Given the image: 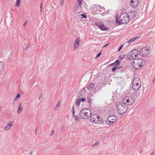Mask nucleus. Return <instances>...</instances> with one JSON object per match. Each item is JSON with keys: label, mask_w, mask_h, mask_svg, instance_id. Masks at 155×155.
Returning <instances> with one entry per match:
<instances>
[{"label": "nucleus", "mask_w": 155, "mask_h": 155, "mask_svg": "<svg viewBox=\"0 0 155 155\" xmlns=\"http://www.w3.org/2000/svg\"><path fill=\"white\" fill-rule=\"evenodd\" d=\"M145 62V61L142 58H136L133 60L131 64L134 68L138 70L141 68V67L144 64Z\"/></svg>", "instance_id": "nucleus-3"}, {"label": "nucleus", "mask_w": 155, "mask_h": 155, "mask_svg": "<svg viewBox=\"0 0 155 155\" xmlns=\"http://www.w3.org/2000/svg\"><path fill=\"white\" fill-rule=\"evenodd\" d=\"M137 13L136 12H131L130 14V16L131 18L134 19L136 17V14Z\"/></svg>", "instance_id": "nucleus-16"}, {"label": "nucleus", "mask_w": 155, "mask_h": 155, "mask_svg": "<svg viewBox=\"0 0 155 155\" xmlns=\"http://www.w3.org/2000/svg\"><path fill=\"white\" fill-rule=\"evenodd\" d=\"M81 99H80L79 98L77 99V100L75 102V104L77 106H78L79 105L80 103L81 102Z\"/></svg>", "instance_id": "nucleus-24"}, {"label": "nucleus", "mask_w": 155, "mask_h": 155, "mask_svg": "<svg viewBox=\"0 0 155 155\" xmlns=\"http://www.w3.org/2000/svg\"><path fill=\"white\" fill-rule=\"evenodd\" d=\"M114 63V66H115L116 67H117L119 64L120 61L119 60H117Z\"/></svg>", "instance_id": "nucleus-23"}, {"label": "nucleus", "mask_w": 155, "mask_h": 155, "mask_svg": "<svg viewBox=\"0 0 155 155\" xmlns=\"http://www.w3.org/2000/svg\"><path fill=\"white\" fill-rule=\"evenodd\" d=\"M42 3H41V5H40V9H41L40 11H41V12H42Z\"/></svg>", "instance_id": "nucleus-41"}, {"label": "nucleus", "mask_w": 155, "mask_h": 155, "mask_svg": "<svg viewBox=\"0 0 155 155\" xmlns=\"http://www.w3.org/2000/svg\"><path fill=\"white\" fill-rule=\"evenodd\" d=\"M54 132V130H53L51 131L50 133V135L51 136H52Z\"/></svg>", "instance_id": "nucleus-36"}, {"label": "nucleus", "mask_w": 155, "mask_h": 155, "mask_svg": "<svg viewBox=\"0 0 155 155\" xmlns=\"http://www.w3.org/2000/svg\"><path fill=\"white\" fill-rule=\"evenodd\" d=\"M129 19V16L126 13H124L120 15L119 18L117 17H116V23L118 24V25H120L122 24L127 23Z\"/></svg>", "instance_id": "nucleus-1"}, {"label": "nucleus", "mask_w": 155, "mask_h": 155, "mask_svg": "<svg viewBox=\"0 0 155 155\" xmlns=\"http://www.w3.org/2000/svg\"><path fill=\"white\" fill-rule=\"evenodd\" d=\"M117 67L118 68V69H119V68H122V67L120 66V67Z\"/></svg>", "instance_id": "nucleus-52"}, {"label": "nucleus", "mask_w": 155, "mask_h": 155, "mask_svg": "<svg viewBox=\"0 0 155 155\" xmlns=\"http://www.w3.org/2000/svg\"><path fill=\"white\" fill-rule=\"evenodd\" d=\"M91 111L88 108L83 109L80 114V117L82 119H86L91 116Z\"/></svg>", "instance_id": "nucleus-4"}, {"label": "nucleus", "mask_w": 155, "mask_h": 155, "mask_svg": "<svg viewBox=\"0 0 155 155\" xmlns=\"http://www.w3.org/2000/svg\"><path fill=\"white\" fill-rule=\"evenodd\" d=\"M80 99L81 100V101L83 102H84L86 100V99L85 98H82Z\"/></svg>", "instance_id": "nucleus-39"}, {"label": "nucleus", "mask_w": 155, "mask_h": 155, "mask_svg": "<svg viewBox=\"0 0 155 155\" xmlns=\"http://www.w3.org/2000/svg\"><path fill=\"white\" fill-rule=\"evenodd\" d=\"M3 66H4V65L3 64H1V67H3Z\"/></svg>", "instance_id": "nucleus-54"}, {"label": "nucleus", "mask_w": 155, "mask_h": 155, "mask_svg": "<svg viewBox=\"0 0 155 155\" xmlns=\"http://www.w3.org/2000/svg\"><path fill=\"white\" fill-rule=\"evenodd\" d=\"M81 15L82 16V18H86V16L85 14H81Z\"/></svg>", "instance_id": "nucleus-37"}, {"label": "nucleus", "mask_w": 155, "mask_h": 155, "mask_svg": "<svg viewBox=\"0 0 155 155\" xmlns=\"http://www.w3.org/2000/svg\"><path fill=\"white\" fill-rule=\"evenodd\" d=\"M82 94H81V93H80L79 95L78 96L79 97H80V96L81 97L82 96Z\"/></svg>", "instance_id": "nucleus-47"}, {"label": "nucleus", "mask_w": 155, "mask_h": 155, "mask_svg": "<svg viewBox=\"0 0 155 155\" xmlns=\"http://www.w3.org/2000/svg\"><path fill=\"white\" fill-rule=\"evenodd\" d=\"M27 23V21H25V22L24 23L23 25V26H25L26 25V24Z\"/></svg>", "instance_id": "nucleus-43"}, {"label": "nucleus", "mask_w": 155, "mask_h": 155, "mask_svg": "<svg viewBox=\"0 0 155 155\" xmlns=\"http://www.w3.org/2000/svg\"><path fill=\"white\" fill-rule=\"evenodd\" d=\"M155 81V78L153 79V82Z\"/></svg>", "instance_id": "nucleus-51"}, {"label": "nucleus", "mask_w": 155, "mask_h": 155, "mask_svg": "<svg viewBox=\"0 0 155 155\" xmlns=\"http://www.w3.org/2000/svg\"><path fill=\"white\" fill-rule=\"evenodd\" d=\"M140 94V91L139 90H135L134 91L133 93V95L134 97H138Z\"/></svg>", "instance_id": "nucleus-17"}, {"label": "nucleus", "mask_w": 155, "mask_h": 155, "mask_svg": "<svg viewBox=\"0 0 155 155\" xmlns=\"http://www.w3.org/2000/svg\"><path fill=\"white\" fill-rule=\"evenodd\" d=\"M90 120L94 123L101 124L104 123L102 117L99 116L97 114H94L91 116Z\"/></svg>", "instance_id": "nucleus-5"}, {"label": "nucleus", "mask_w": 155, "mask_h": 155, "mask_svg": "<svg viewBox=\"0 0 155 155\" xmlns=\"http://www.w3.org/2000/svg\"><path fill=\"white\" fill-rule=\"evenodd\" d=\"M94 84L91 83L89 84L87 87L88 90L91 91L93 90V88H94Z\"/></svg>", "instance_id": "nucleus-15"}, {"label": "nucleus", "mask_w": 155, "mask_h": 155, "mask_svg": "<svg viewBox=\"0 0 155 155\" xmlns=\"http://www.w3.org/2000/svg\"><path fill=\"white\" fill-rule=\"evenodd\" d=\"M91 99H88L87 101L88 102H90L91 101Z\"/></svg>", "instance_id": "nucleus-50"}, {"label": "nucleus", "mask_w": 155, "mask_h": 155, "mask_svg": "<svg viewBox=\"0 0 155 155\" xmlns=\"http://www.w3.org/2000/svg\"><path fill=\"white\" fill-rule=\"evenodd\" d=\"M109 44H107L106 45H105L104 46V47H106L107 46L109 45Z\"/></svg>", "instance_id": "nucleus-48"}, {"label": "nucleus", "mask_w": 155, "mask_h": 155, "mask_svg": "<svg viewBox=\"0 0 155 155\" xmlns=\"http://www.w3.org/2000/svg\"><path fill=\"white\" fill-rule=\"evenodd\" d=\"M141 82L140 80L138 78H134L132 83V88L134 90H137L141 87Z\"/></svg>", "instance_id": "nucleus-6"}, {"label": "nucleus", "mask_w": 155, "mask_h": 155, "mask_svg": "<svg viewBox=\"0 0 155 155\" xmlns=\"http://www.w3.org/2000/svg\"><path fill=\"white\" fill-rule=\"evenodd\" d=\"M101 52H100L99 53H98L97 55L96 58H95V59H96L97 58H98L101 55Z\"/></svg>", "instance_id": "nucleus-31"}, {"label": "nucleus", "mask_w": 155, "mask_h": 155, "mask_svg": "<svg viewBox=\"0 0 155 155\" xmlns=\"http://www.w3.org/2000/svg\"><path fill=\"white\" fill-rule=\"evenodd\" d=\"M60 2L61 6H63L64 5V0H60Z\"/></svg>", "instance_id": "nucleus-34"}, {"label": "nucleus", "mask_w": 155, "mask_h": 155, "mask_svg": "<svg viewBox=\"0 0 155 155\" xmlns=\"http://www.w3.org/2000/svg\"><path fill=\"white\" fill-rule=\"evenodd\" d=\"M96 8L98 9V10L99 11L101 12L102 9H103V8L100 6L99 5H98L96 6Z\"/></svg>", "instance_id": "nucleus-25"}, {"label": "nucleus", "mask_w": 155, "mask_h": 155, "mask_svg": "<svg viewBox=\"0 0 155 155\" xmlns=\"http://www.w3.org/2000/svg\"><path fill=\"white\" fill-rule=\"evenodd\" d=\"M21 0H17L15 3V6L18 7L20 4Z\"/></svg>", "instance_id": "nucleus-26"}, {"label": "nucleus", "mask_w": 155, "mask_h": 155, "mask_svg": "<svg viewBox=\"0 0 155 155\" xmlns=\"http://www.w3.org/2000/svg\"><path fill=\"white\" fill-rule=\"evenodd\" d=\"M42 94H40L39 96V97L38 98V99L39 100L41 98V97H42Z\"/></svg>", "instance_id": "nucleus-40"}, {"label": "nucleus", "mask_w": 155, "mask_h": 155, "mask_svg": "<svg viewBox=\"0 0 155 155\" xmlns=\"http://www.w3.org/2000/svg\"><path fill=\"white\" fill-rule=\"evenodd\" d=\"M128 109V107L126 104L123 102L118 103L116 105V110L118 113L122 114L126 112Z\"/></svg>", "instance_id": "nucleus-2"}, {"label": "nucleus", "mask_w": 155, "mask_h": 155, "mask_svg": "<svg viewBox=\"0 0 155 155\" xmlns=\"http://www.w3.org/2000/svg\"><path fill=\"white\" fill-rule=\"evenodd\" d=\"M64 124H62L61 126V132H62L64 130Z\"/></svg>", "instance_id": "nucleus-30"}, {"label": "nucleus", "mask_w": 155, "mask_h": 155, "mask_svg": "<svg viewBox=\"0 0 155 155\" xmlns=\"http://www.w3.org/2000/svg\"><path fill=\"white\" fill-rule=\"evenodd\" d=\"M71 111H72L73 115H74L75 113V111H74V106L72 107Z\"/></svg>", "instance_id": "nucleus-33"}, {"label": "nucleus", "mask_w": 155, "mask_h": 155, "mask_svg": "<svg viewBox=\"0 0 155 155\" xmlns=\"http://www.w3.org/2000/svg\"><path fill=\"white\" fill-rule=\"evenodd\" d=\"M137 38H137V37H135V38H132L131 39H130L128 41V44H130L132 43L134 41H135Z\"/></svg>", "instance_id": "nucleus-20"}, {"label": "nucleus", "mask_w": 155, "mask_h": 155, "mask_svg": "<svg viewBox=\"0 0 155 155\" xmlns=\"http://www.w3.org/2000/svg\"><path fill=\"white\" fill-rule=\"evenodd\" d=\"M79 42L80 41L79 38L78 37H77L76 38L74 43V48H78L79 47Z\"/></svg>", "instance_id": "nucleus-13"}, {"label": "nucleus", "mask_w": 155, "mask_h": 155, "mask_svg": "<svg viewBox=\"0 0 155 155\" xmlns=\"http://www.w3.org/2000/svg\"><path fill=\"white\" fill-rule=\"evenodd\" d=\"M95 25L99 28H100L101 25H102V23L98 21L95 23Z\"/></svg>", "instance_id": "nucleus-22"}, {"label": "nucleus", "mask_w": 155, "mask_h": 155, "mask_svg": "<svg viewBox=\"0 0 155 155\" xmlns=\"http://www.w3.org/2000/svg\"><path fill=\"white\" fill-rule=\"evenodd\" d=\"M17 98L16 97L15 98V100H14V101H13V104H14V103H15V101H16V99H17Z\"/></svg>", "instance_id": "nucleus-46"}, {"label": "nucleus", "mask_w": 155, "mask_h": 155, "mask_svg": "<svg viewBox=\"0 0 155 155\" xmlns=\"http://www.w3.org/2000/svg\"><path fill=\"white\" fill-rule=\"evenodd\" d=\"M110 66H114V63H112L110 64Z\"/></svg>", "instance_id": "nucleus-45"}, {"label": "nucleus", "mask_w": 155, "mask_h": 155, "mask_svg": "<svg viewBox=\"0 0 155 155\" xmlns=\"http://www.w3.org/2000/svg\"><path fill=\"white\" fill-rule=\"evenodd\" d=\"M22 104L21 103H19V105L18 107V108L17 110V113L18 114H19L22 111L23 108L21 106Z\"/></svg>", "instance_id": "nucleus-14"}, {"label": "nucleus", "mask_w": 155, "mask_h": 155, "mask_svg": "<svg viewBox=\"0 0 155 155\" xmlns=\"http://www.w3.org/2000/svg\"><path fill=\"white\" fill-rule=\"evenodd\" d=\"M78 2L77 7L81 9V5L82 4V0H77Z\"/></svg>", "instance_id": "nucleus-18"}, {"label": "nucleus", "mask_w": 155, "mask_h": 155, "mask_svg": "<svg viewBox=\"0 0 155 155\" xmlns=\"http://www.w3.org/2000/svg\"><path fill=\"white\" fill-rule=\"evenodd\" d=\"M77 7V6L76 7L74 8L75 10V12L77 13L80 14L81 12L82 8L81 7V9H80Z\"/></svg>", "instance_id": "nucleus-19"}, {"label": "nucleus", "mask_w": 155, "mask_h": 155, "mask_svg": "<svg viewBox=\"0 0 155 155\" xmlns=\"http://www.w3.org/2000/svg\"><path fill=\"white\" fill-rule=\"evenodd\" d=\"M139 51L136 49H134L128 54L127 57L128 59L129 60L134 59L136 58Z\"/></svg>", "instance_id": "nucleus-8"}, {"label": "nucleus", "mask_w": 155, "mask_h": 155, "mask_svg": "<svg viewBox=\"0 0 155 155\" xmlns=\"http://www.w3.org/2000/svg\"><path fill=\"white\" fill-rule=\"evenodd\" d=\"M30 45V44H29L28 45H27V47L25 49V50H27L29 48V45Z\"/></svg>", "instance_id": "nucleus-42"}, {"label": "nucleus", "mask_w": 155, "mask_h": 155, "mask_svg": "<svg viewBox=\"0 0 155 155\" xmlns=\"http://www.w3.org/2000/svg\"><path fill=\"white\" fill-rule=\"evenodd\" d=\"M150 50L147 47L143 48L140 49L139 53L140 55L143 57H146L150 53Z\"/></svg>", "instance_id": "nucleus-9"}, {"label": "nucleus", "mask_w": 155, "mask_h": 155, "mask_svg": "<svg viewBox=\"0 0 155 155\" xmlns=\"http://www.w3.org/2000/svg\"><path fill=\"white\" fill-rule=\"evenodd\" d=\"M154 152H152L149 155H154Z\"/></svg>", "instance_id": "nucleus-44"}, {"label": "nucleus", "mask_w": 155, "mask_h": 155, "mask_svg": "<svg viewBox=\"0 0 155 155\" xmlns=\"http://www.w3.org/2000/svg\"><path fill=\"white\" fill-rule=\"evenodd\" d=\"M117 120V117L114 116H111L108 117L106 120V123L108 125H111L115 122Z\"/></svg>", "instance_id": "nucleus-10"}, {"label": "nucleus", "mask_w": 155, "mask_h": 155, "mask_svg": "<svg viewBox=\"0 0 155 155\" xmlns=\"http://www.w3.org/2000/svg\"><path fill=\"white\" fill-rule=\"evenodd\" d=\"M73 116L74 117H75L74 119L76 121H77V120L78 121L79 120V117H78V116H77V115H75L74 114V115H73Z\"/></svg>", "instance_id": "nucleus-28"}, {"label": "nucleus", "mask_w": 155, "mask_h": 155, "mask_svg": "<svg viewBox=\"0 0 155 155\" xmlns=\"http://www.w3.org/2000/svg\"><path fill=\"white\" fill-rule=\"evenodd\" d=\"M33 153V151H31L30 153V155H31L32 154V153Z\"/></svg>", "instance_id": "nucleus-49"}, {"label": "nucleus", "mask_w": 155, "mask_h": 155, "mask_svg": "<svg viewBox=\"0 0 155 155\" xmlns=\"http://www.w3.org/2000/svg\"><path fill=\"white\" fill-rule=\"evenodd\" d=\"M13 122L12 121L9 122L4 128V130L5 131H8L9 130L13 125Z\"/></svg>", "instance_id": "nucleus-12"}, {"label": "nucleus", "mask_w": 155, "mask_h": 155, "mask_svg": "<svg viewBox=\"0 0 155 155\" xmlns=\"http://www.w3.org/2000/svg\"><path fill=\"white\" fill-rule=\"evenodd\" d=\"M60 103H61V101H59L55 106V110H57L58 109V108L59 107V106L60 105Z\"/></svg>", "instance_id": "nucleus-27"}, {"label": "nucleus", "mask_w": 155, "mask_h": 155, "mask_svg": "<svg viewBox=\"0 0 155 155\" xmlns=\"http://www.w3.org/2000/svg\"><path fill=\"white\" fill-rule=\"evenodd\" d=\"M99 144V142L98 141H97L95 143H94V144L92 146V147H94L95 146H96L97 145H98Z\"/></svg>", "instance_id": "nucleus-32"}, {"label": "nucleus", "mask_w": 155, "mask_h": 155, "mask_svg": "<svg viewBox=\"0 0 155 155\" xmlns=\"http://www.w3.org/2000/svg\"><path fill=\"white\" fill-rule=\"evenodd\" d=\"M118 67H114L112 69V71L113 72L115 71L117 69H118Z\"/></svg>", "instance_id": "nucleus-29"}, {"label": "nucleus", "mask_w": 155, "mask_h": 155, "mask_svg": "<svg viewBox=\"0 0 155 155\" xmlns=\"http://www.w3.org/2000/svg\"><path fill=\"white\" fill-rule=\"evenodd\" d=\"M20 96H21V95L19 94H17V95H16V97L17 98H19L20 97Z\"/></svg>", "instance_id": "nucleus-38"}, {"label": "nucleus", "mask_w": 155, "mask_h": 155, "mask_svg": "<svg viewBox=\"0 0 155 155\" xmlns=\"http://www.w3.org/2000/svg\"><path fill=\"white\" fill-rule=\"evenodd\" d=\"M124 69H123V71H124Z\"/></svg>", "instance_id": "nucleus-56"}, {"label": "nucleus", "mask_w": 155, "mask_h": 155, "mask_svg": "<svg viewBox=\"0 0 155 155\" xmlns=\"http://www.w3.org/2000/svg\"><path fill=\"white\" fill-rule=\"evenodd\" d=\"M123 102L124 103L126 104V105H132L134 102V100L131 96H126L123 98Z\"/></svg>", "instance_id": "nucleus-7"}, {"label": "nucleus", "mask_w": 155, "mask_h": 155, "mask_svg": "<svg viewBox=\"0 0 155 155\" xmlns=\"http://www.w3.org/2000/svg\"><path fill=\"white\" fill-rule=\"evenodd\" d=\"M123 45H122L121 46H120L119 48L118 49V51H120L121 50V49H122V48L123 47Z\"/></svg>", "instance_id": "nucleus-35"}, {"label": "nucleus", "mask_w": 155, "mask_h": 155, "mask_svg": "<svg viewBox=\"0 0 155 155\" xmlns=\"http://www.w3.org/2000/svg\"><path fill=\"white\" fill-rule=\"evenodd\" d=\"M140 0H131L130 1L131 5L133 7H137L139 4Z\"/></svg>", "instance_id": "nucleus-11"}, {"label": "nucleus", "mask_w": 155, "mask_h": 155, "mask_svg": "<svg viewBox=\"0 0 155 155\" xmlns=\"http://www.w3.org/2000/svg\"><path fill=\"white\" fill-rule=\"evenodd\" d=\"M100 28L101 30H103V31H106L108 30L106 26H104L103 23H102V25H101Z\"/></svg>", "instance_id": "nucleus-21"}, {"label": "nucleus", "mask_w": 155, "mask_h": 155, "mask_svg": "<svg viewBox=\"0 0 155 155\" xmlns=\"http://www.w3.org/2000/svg\"><path fill=\"white\" fill-rule=\"evenodd\" d=\"M37 128H38L37 127V128H36V129L35 130V133H36V134L37 130Z\"/></svg>", "instance_id": "nucleus-55"}, {"label": "nucleus", "mask_w": 155, "mask_h": 155, "mask_svg": "<svg viewBox=\"0 0 155 155\" xmlns=\"http://www.w3.org/2000/svg\"><path fill=\"white\" fill-rule=\"evenodd\" d=\"M124 58V56H123V57H122L121 58V59H122L123 58Z\"/></svg>", "instance_id": "nucleus-53"}]
</instances>
